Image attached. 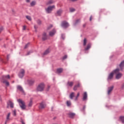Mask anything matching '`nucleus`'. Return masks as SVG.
<instances>
[{
	"instance_id": "nucleus-17",
	"label": "nucleus",
	"mask_w": 124,
	"mask_h": 124,
	"mask_svg": "<svg viewBox=\"0 0 124 124\" xmlns=\"http://www.w3.org/2000/svg\"><path fill=\"white\" fill-rule=\"evenodd\" d=\"M50 52H51V50L49 48H48L44 52V56H46V55H48V54H49Z\"/></svg>"
},
{
	"instance_id": "nucleus-3",
	"label": "nucleus",
	"mask_w": 124,
	"mask_h": 124,
	"mask_svg": "<svg viewBox=\"0 0 124 124\" xmlns=\"http://www.w3.org/2000/svg\"><path fill=\"white\" fill-rule=\"evenodd\" d=\"M45 88V85L43 83H41L38 85L36 90L38 92H43V91H44Z\"/></svg>"
},
{
	"instance_id": "nucleus-46",
	"label": "nucleus",
	"mask_w": 124,
	"mask_h": 124,
	"mask_svg": "<svg viewBox=\"0 0 124 124\" xmlns=\"http://www.w3.org/2000/svg\"><path fill=\"white\" fill-rule=\"evenodd\" d=\"M78 97L77 96L76 97L75 99V100H76H76H78Z\"/></svg>"
},
{
	"instance_id": "nucleus-27",
	"label": "nucleus",
	"mask_w": 124,
	"mask_h": 124,
	"mask_svg": "<svg viewBox=\"0 0 124 124\" xmlns=\"http://www.w3.org/2000/svg\"><path fill=\"white\" fill-rule=\"evenodd\" d=\"M32 106V100H31L29 104H28V106L29 107H31V106Z\"/></svg>"
},
{
	"instance_id": "nucleus-21",
	"label": "nucleus",
	"mask_w": 124,
	"mask_h": 124,
	"mask_svg": "<svg viewBox=\"0 0 124 124\" xmlns=\"http://www.w3.org/2000/svg\"><path fill=\"white\" fill-rule=\"evenodd\" d=\"M43 40H46L47 39V35L46 32H44L42 37Z\"/></svg>"
},
{
	"instance_id": "nucleus-5",
	"label": "nucleus",
	"mask_w": 124,
	"mask_h": 124,
	"mask_svg": "<svg viewBox=\"0 0 124 124\" xmlns=\"http://www.w3.org/2000/svg\"><path fill=\"white\" fill-rule=\"evenodd\" d=\"M24 75H25V70L23 69H21L18 74V76L19 78H23Z\"/></svg>"
},
{
	"instance_id": "nucleus-45",
	"label": "nucleus",
	"mask_w": 124,
	"mask_h": 124,
	"mask_svg": "<svg viewBox=\"0 0 124 124\" xmlns=\"http://www.w3.org/2000/svg\"><path fill=\"white\" fill-rule=\"evenodd\" d=\"M79 96H80V93H78L77 96H78V97H79Z\"/></svg>"
},
{
	"instance_id": "nucleus-50",
	"label": "nucleus",
	"mask_w": 124,
	"mask_h": 124,
	"mask_svg": "<svg viewBox=\"0 0 124 124\" xmlns=\"http://www.w3.org/2000/svg\"><path fill=\"white\" fill-rule=\"evenodd\" d=\"M30 1L31 0H26L27 2H30Z\"/></svg>"
},
{
	"instance_id": "nucleus-44",
	"label": "nucleus",
	"mask_w": 124,
	"mask_h": 124,
	"mask_svg": "<svg viewBox=\"0 0 124 124\" xmlns=\"http://www.w3.org/2000/svg\"><path fill=\"white\" fill-rule=\"evenodd\" d=\"M23 31H25L26 30V26H24L23 27Z\"/></svg>"
},
{
	"instance_id": "nucleus-37",
	"label": "nucleus",
	"mask_w": 124,
	"mask_h": 124,
	"mask_svg": "<svg viewBox=\"0 0 124 124\" xmlns=\"http://www.w3.org/2000/svg\"><path fill=\"white\" fill-rule=\"evenodd\" d=\"M70 11L71 12H74V11H75V9H74V8H70Z\"/></svg>"
},
{
	"instance_id": "nucleus-6",
	"label": "nucleus",
	"mask_w": 124,
	"mask_h": 124,
	"mask_svg": "<svg viewBox=\"0 0 124 124\" xmlns=\"http://www.w3.org/2000/svg\"><path fill=\"white\" fill-rule=\"evenodd\" d=\"M7 105V108H9V106L11 108H14V104L10 100L8 101Z\"/></svg>"
},
{
	"instance_id": "nucleus-2",
	"label": "nucleus",
	"mask_w": 124,
	"mask_h": 124,
	"mask_svg": "<svg viewBox=\"0 0 124 124\" xmlns=\"http://www.w3.org/2000/svg\"><path fill=\"white\" fill-rule=\"evenodd\" d=\"M17 102L19 103L20 108L22 110H25L26 109V103L22 99L17 100Z\"/></svg>"
},
{
	"instance_id": "nucleus-53",
	"label": "nucleus",
	"mask_w": 124,
	"mask_h": 124,
	"mask_svg": "<svg viewBox=\"0 0 124 124\" xmlns=\"http://www.w3.org/2000/svg\"><path fill=\"white\" fill-rule=\"evenodd\" d=\"M85 108H86V107L84 106V107H83V110L85 109Z\"/></svg>"
},
{
	"instance_id": "nucleus-20",
	"label": "nucleus",
	"mask_w": 124,
	"mask_h": 124,
	"mask_svg": "<svg viewBox=\"0 0 124 124\" xmlns=\"http://www.w3.org/2000/svg\"><path fill=\"white\" fill-rule=\"evenodd\" d=\"M55 33H56V30L54 29L52 31L49 32V35L50 36H53V35H55Z\"/></svg>"
},
{
	"instance_id": "nucleus-55",
	"label": "nucleus",
	"mask_w": 124,
	"mask_h": 124,
	"mask_svg": "<svg viewBox=\"0 0 124 124\" xmlns=\"http://www.w3.org/2000/svg\"><path fill=\"white\" fill-rule=\"evenodd\" d=\"M47 29L48 30H50V27H48Z\"/></svg>"
},
{
	"instance_id": "nucleus-25",
	"label": "nucleus",
	"mask_w": 124,
	"mask_h": 124,
	"mask_svg": "<svg viewBox=\"0 0 124 124\" xmlns=\"http://www.w3.org/2000/svg\"><path fill=\"white\" fill-rule=\"evenodd\" d=\"M28 83L30 85H32L33 83H34V80L33 79H30L28 80Z\"/></svg>"
},
{
	"instance_id": "nucleus-34",
	"label": "nucleus",
	"mask_w": 124,
	"mask_h": 124,
	"mask_svg": "<svg viewBox=\"0 0 124 124\" xmlns=\"http://www.w3.org/2000/svg\"><path fill=\"white\" fill-rule=\"evenodd\" d=\"M10 117V113H9L7 116V121H8V120H9V118Z\"/></svg>"
},
{
	"instance_id": "nucleus-35",
	"label": "nucleus",
	"mask_w": 124,
	"mask_h": 124,
	"mask_svg": "<svg viewBox=\"0 0 124 124\" xmlns=\"http://www.w3.org/2000/svg\"><path fill=\"white\" fill-rule=\"evenodd\" d=\"M80 21H81V19H77V20L76 21L75 25H76V24H78V23H79V22H80Z\"/></svg>"
},
{
	"instance_id": "nucleus-54",
	"label": "nucleus",
	"mask_w": 124,
	"mask_h": 124,
	"mask_svg": "<svg viewBox=\"0 0 124 124\" xmlns=\"http://www.w3.org/2000/svg\"><path fill=\"white\" fill-rule=\"evenodd\" d=\"M52 27H53V26L50 25V26H49V28H52Z\"/></svg>"
},
{
	"instance_id": "nucleus-28",
	"label": "nucleus",
	"mask_w": 124,
	"mask_h": 124,
	"mask_svg": "<svg viewBox=\"0 0 124 124\" xmlns=\"http://www.w3.org/2000/svg\"><path fill=\"white\" fill-rule=\"evenodd\" d=\"M91 44H89L87 46V47L85 48V50L87 51L88 50H89V49H90V48H91Z\"/></svg>"
},
{
	"instance_id": "nucleus-14",
	"label": "nucleus",
	"mask_w": 124,
	"mask_h": 124,
	"mask_svg": "<svg viewBox=\"0 0 124 124\" xmlns=\"http://www.w3.org/2000/svg\"><path fill=\"white\" fill-rule=\"evenodd\" d=\"M62 13V10L59 9L57 11L56 15L57 16H61Z\"/></svg>"
},
{
	"instance_id": "nucleus-7",
	"label": "nucleus",
	"mask_w": 124,
	"mask_h": 124,
	"mask_svg": "<svg viewBox=\"0 0 124 124\" xmlns=\"http://www.w3.org/2000/svg\"><path fill=\"white\" fill-rule=\"evenodd\" d=\"M7 79H10V76H9V75L7 76H3L2 77V81H6Z\"/></svg>"
},
{
	"instance_id": "nucleus-22",
	"label": "nucleus",
	"mask_w": 124,
	"mask_h": 124,
	"mask_svg": "<svg viewBox=\"0 0 124 124\" xmlns=\"http://www.w3.org/2000/svg\"><path fill=\"white\" fill-rule=\"evenodd\" d=\"M62 71H63V68H59L57 70V73L60 74V73H62Z\"/></svg>"
},
{
	"instance_id": "nucleus-38",
	"label": "nucleus",
	"mask_w": 124,
	"mask_h": 124,
	"mask_svg": "<svg viewBox=\"0 0 124 124\" xmlns=\"http://www.w3.org/2000/svg\"><path fill=\"white\" fill-rule=\"evenodd\" d=\"M37 23L38 25H41V21L40 20H38L37 21Z\"/></svg>"
},
{
	"instance_id": "nucleus-31",
	"label": "nucleus",
	"mask_w": 124,
	"mask_h": 124,
	"mask_svg": "<svg viewBox=\"0 0 124 124\" xmlns=\"http://www.w3.org/2000/svg\"><path fill=\"white\" fill-rule=\"evenodd\" d=\"M36 2L35 1H33L31 3V6H33L34 5H35Z\"/></svg>"
},
{
	"instance_id": "nucleus-40",
	"label": "nucleus",
	"mask_w": 124,
	"mask_h": 124,
	"mask_svg": "<svg viewBox=\"0 0 124 124\" xmlns=\"http://www.w3.org/2000/svg\"><path fill=\"white\" fill-rule=\"evenodd\" d=\"M13 112L14 116H16V110H14Z\"/></svg>"
},
{
	"instance_id": "nucleus-48",
	"label": "nucleus",
	"mask_w": 124,
	"mask_h": 124,
	"mask_svg": "<svg viewBox=\"0 0 124 124\" xmlns=\"http://www.w3.org/2000/svg\"><path fill=\"white\" fill-rule=\"evenodd\" d=\"M92 19H93V16H91L90 17V21H92Z\"/></svg>"
},
{
	"instance_id": "nucleus-29",
	"label": "nucleus",
	"mask_w": 124,
	"mask_h": 124,
	"mask_svg": "<svg viewBox=\"0 0 124 124\" xmlns=\"http://www.w3.org/2000/svg\"><path fill=\"white\" fill-rule=\"evenodd\" d=\"M2 82L6 84V86H9V82L6 80H2Z\"/></svg>"
},
{
	"instance_id": "nucleus-19",
	"label": "nucleus",
	"mask_w": 124,
	"mask_h": 124,
	"mask_svg": "<svg viewBox=\"0 0 124 124\" xmlns=\"http://www.w3.org/2000/svg\"><path fill=\"white\" fill-rule=\"evenodd\" d=\"M68 115L70 118H74V117H75V113L71 112H69Z\"/></svg>"
},
{
	"instance_id": "nucleus-39",
	"label": "nucleus",
	"mask_w": 124,
	"mask_h": 124,
	"mask_svg": "<svg viewBox=\"0 0 124 124\" xmlns=\"http://www.w3.org/2000/svg\"><path fill=\"white\" fill-rule=\"evenodd\" d=\"M121 89H122V90H124V83H123L122 84V85H121Z\"/></svg>"
},
{
	"instance_id": "nucleus-24",
	"label": "nucleus",
	"mask_w": 124,
	"mask_h": 124,
	"mask_svg": "<svg viewBox=\"0 0 124 124\" xmlns=\"http://www.w3.org/2000/svg\"><path fill=\"white\" fill-rule=\"evenodd\" d=\"M75 93L72 92L70 94V99H73V97L75 96Z\"/></svg>"
},
{
	"instance_id": "nucleus-18",
	"label": "nucleus",
	"mask_w": 124,
	"mask_h": 124,
	"mask_svg": "<svg viewBox=\"0 0 124 124\" xmlns=\"http://www.w3.org/2000/svg\"><path fill=\"white\" fill-rule=\"evenodd\" d=\"M88 98V94H87V92H85L83 94V100L85 101V100H87V98Z\"/></svg>"
},
{
	"instance_id": "nucleus-57",
	"label": "nucleus",
	"mask_w": 124,
	"mask_h": 124,
	"mask_svg": "<svg viewBox=\"0 0 124 124\" xmlns=\"http://www.w3.org/2000/svg\"><path fill=\"white\" fill-rule=\"evenodd\" d=\"M85 25H84V27H85Z\"/></svg>"
},
{
	"instance_id": "nucleus-15",
	"label": "nucleus",
	"mask_w": 124,
	"mask_h": 124,
	"mask_svg": "<svg viewBox=\"0 0 124 124\" xmlns=\"http://www.w3.org/2000/svg\"><path fill=\"white\" fill-rule=\"evenodd\" d=\"M124 61H122L121 63L119 64V67L120 68V70H123L124 69Z\"/></svg>"
},
{
	"instance_id": "nucleus-23",
	"label": "nucleus",
	"mask_w": 124,
	"mask_h": 124,
	"mask_svg": "<svg viewBox=\"0 0 124 124\" xmlns=\"http://www.w3.org/2000/svg\"><path fill=\"white\" fill-rule=\"evenodd\" d=\"M74 84V82H73V81H68L67 82V86H68L69 87H72V86H73V84Z\"/></svg>"
},
{
	"instance_id": "nucleus-11",
	"label": "nucleus",
	"mask_w": 124,
	"mask_h": 124,
	"mask_svg": "<svg viewBox=\"0 0 124 124\" xmlns=\"http://www.w3.org/2000/svg\"><path fill=\"white\" fill-rule=\"evenodd\" d=\"M81 87V84L80 83H78V85H75L74 87L73 90L74 91H77L78 88H80Z\"/></svg>"
},
{
	"instance_id": "nucleus-43",
	"label": "nucleus",
	"mask_w": 124,
	"mask_h": 124,
	"mask_svg": "<svg viewBox=\"0 0 124 124\" xmlns=\"http://www.w3.org/2000/svg\"><path fill=\"white\" fill-rule=\"evenodd\" d=\"M62 38L63 39H64V34H62Z\"/></svg>"
},
{
	"instance_id": "nucleus-52",
	"label": "nucleus",
	"mask_w": 124,
	"mask_h": 124,
	"mask_svg": "<svg viewBox=\"0 0 124 124\" xmlns=\"http://www.w3.org/2000/svg\"><path fill=\"white\" fill-rule=\"evenodd\" d=\"M77 0H71L72 1H76Z\"/></svg>"
},
{
	"instance_id": "nucleus-26",
	"label": "nucleus",
	"mask_w": 124,
	"mask_h": 124,
	"mask_svg": "<svg viewBox=\"0 0 124 124\" xmlns=\"http://www.w3.org/2000/svg\"><path fill=\"white\" fill-rule=\"evenodd\" d=\"M120 120L122 122V124H124V116H120Z\"/></svg>"
},
{
	"instance_id": "nucleus-10",
	"label": "nucleus",
	"mask_w": 124,
	"mask_h": 124,
	"mask_svg": "<svg viewBox=\"0 0 124 124\" xmlns=\"http://www.w3.org/2000/svg\"><path fill=\"white\" fill-rule=\"evenodd\" d=\"M56 2V0H49L46 2L47 5H50V4H53V3H55Z\"/></svg>"
},
{
	"instance_id": "nucleus-1",
	"label": "nucleus",
	"mask_w": 124,
	"mask_h": 124,
	"mask_svg": "<svg viewBox=\"0 0 124 124\" xmlns=\"http://www.w3.org/2000/svg\"><path fill=\"white\" fill-rule=\"evenodd\" d=\"M113 72L114 74L116 75V76H115L116 79H119L122 78V77L123 76V74H122V73H120V69L117 68L113 70Z\"/></svg>"
},
{
	"instance_id": "nucleus-56",
	"label": "nucleus",
	"mask_w": 124,
	"mask_h": 124,
	"mask_svg": "<svg viewBox=\"0 0 124 124\" xmlns=\"http://www.w3.org/2000/svg\"><path fill=\"white\" fill-rule=\"evenodd\" d=\"M48 89H50V86H48Z\"/></svg>"
},
{
	"instance_id": "nucleus-4",
	"label": "nucleus",
	"mask_w": 124,
	"mask_h": 124,
	"mask_svg": "<svg viewBox=\"0 0 124 124\" xmlns=\"http://www.w3.org/2000/svg\"><path fill=\"white\" fill-rule=\"evenodd\" d=\"M54 9H55V5L49 6L46 9V13L49 14L52 12Z\"/></svg>"
},
{
	"instance_id": "nucleus-47",
	"label": "nucleus",
	"mask_w": 124,
	"mask_h": 124,
	"mask_svg": "<svg viewBox=\"0 0 124 124\" xmlns=\"http://www.w3.org/2000/svg\"><path fill=\"white\" fill-rule=\"evenodd\" d=\"M34 29H35V31H36V29H37V27H36V26H34Z\"/></svg>"
},
{
	"instance_id": "nucleus-51",
	"label": "nucleus",
	"mask_w": 124,
	"mask_h": 124,
	"mask_svg": "<svg viewBox=\"0 0 124 124\" xmlns=\"http://www.w3.org/2000/svg\"><path fill=\"white\" fill-rule=\"evenodd\" d=\"M21 123H22V124H25L23 121H22Z\"/></svg>"
},
{
	"instance_id": "nucleus-8",
	"label": "nucleus",
	"mask_w": 124,
	"mask_h": 124,
	"mask_svg": "<svg viewBox=\"0 0 124 124\" xmlns=\"http://www.w3.org/2000/svg\"><path fill=\"white\" fill-rule=\"evenodd\" d=\"M69 26V25L66 21H63L62 23V27H63V28H67Z\"/></svg>"
},
{
	"instance_id": "nucleus-13",
	"label": "nucleus",
	"mask_w": 124,
	"mask_h": 124,
	"mask_svg": "<svg viewBox=\"0 0 124 124\" xmlns=\"http://www.w3.org/2000/svg\"><path fill=\"white\" fill-rule=\"evenodd\" d=\"M114 74H115V73H114V71L112 72L109 75L108 77V80H111V79H113V77L114 76Z\"/></svg>"
},
{
	"instance_id": "nucleus-30",
	"label": "nucleus",
	"mask_w": 124,
	"mask_h": 124,
	"mask_svg": "<svg viewBox=\"0 0 124 124\" xmlns=\"http://www.w3.org/2000/svg\"><path fill=\"white\" fill-rule=\"evenodd\" d=\"M86 44H87V39L84 38V39L83 40V45H84V46H86Z\"/></svg>"
},
{
	"instance_id": "nucleus-49",
	"label": "nucleus",
	"mask_w": 124,
	"mask_h": 124,
	"mask_svg": "<svg viewBox=\"0 0 124 124\" xmlns=\"http://www.w3.org/2000/svg\"><path fill=\"white\" fill-rule=\"evenodd\" d=\"M31 53V51H29V52H28V53H27V55H30V53Z\"/></svg>"
},
{
	"instance_id": "nucleus-36",
	"label": "nucleus",
	"mask_w": 124,
	"mask_h": 124,
	"mask_svg": "<svg viewBox=\"0 0 124 124\" xmlns=\"http://www.w3.org/2000/svg\"><path fill=\"white\" fill-rule=\"evenodd\" d=\"M29 45H30V43H28L27 44H26L24 47V49H27V48L29 47Z\"/></svg>"
},
{
	"instance_id": "nucleus-16",
	"label": "nucleus",
	"mask_w": 124,
	"mask_h": 124,
	"mask_svg": "<svg viewBox=\"0 0 124 124\" xmlns=\"http://www.w3.org/2000/svg\"><path fill=\"white\" fill-rule=\"evenodd\" d=\"M17 89L18 90V91H20V92L24 93V90L23 89V88L22 87V86L20 85H18L17 86Z\"/></svg>"
},
{
	"instance_id": "nucleus-9",
	"label": "nucleus",
	"mask_w": 124,
	"mask_h": 124,
	"mask_svg": "<svg viewBox=\"0 0 124 124\" xmlns=\"http://www.w3.org/2000/svg\"><path fill=\"white\" fill-rule=\"evenodd\" d=\"M114 89V86H111L108 88V94L109 95L111 93H112V91H113V89Z\"/></svg>"
},
{
	"instance_id": "nucleus-12",
	"label": "nucleus",
	"mask_w": 124,
	"mask_h": 124,
	"mask_svg": "<svg viewBox=\"0 0 124 124\" xmlns=\"http://www.w3.org/2000/svg\"><path fill=\"white\" fill-rule=\"evenodd\" d=\"M45 107H46V104H45V103L42 102L40 104V107H39L40 109H44Z\"/></svg>"
},
{
	"instance_id": "nucleus-33",
	"label": "nucleus",
	"mask_w": 124,
	"mask_h": 124,
	"mask_svg": "<svg viewBox=\"0 0 124 124\" xmlns=\"http://www.w3.org/2000/svg\"><path fill=\"white\" fill-rule=\"evenodd\" d=\"M66 103H67V106H70V105H71V103L69 101H67Z\"/></svg>"
},
{
	"instance_id": "nucleus-41",
	"label": "nucleus",
	"mask_w": 124,
	"mask_h": 124,
	"mask_svg": "<svg viewBox=\"0 0 124 124\" xmlns=\"http://www.w3.org/2000/svg\"><path fill=\"white\" fill-rule=\"evenodd\" d=\"M63 60H65V59H67V55H65L64 57L62 58Z\"/></svg>"
},
{
	"instance_id": "nucleus-32",
	"label": "nucleus",
	"mask_w": 124,
	"mask_h": 124,
	"mask_svg": "<svg viewBox=\"0 0 124 124\" xmlns=\"http://www.w3.org/2000/svg\"><path fill=\"white\" fill-rule=\"evenodd\" d=\"M26 18L29 20V21H31V17L29 16H26Z\"/></svg>"
},
{
	"instance_id": "nucleus-42",
	"label": "nucleus",
	"mask_w": 124,
	"mask_h": 124,
	"mask_svg": "<svg viewBox=\"0 0 124 124\" xmlns=\"http://www.w3.org/2000/svg\"><path fill=\"white\" fill-rule=\"evenodd\" d=\"M3 31V27H0V32L1 31Z\"/></svg>"
}]
</instances>
